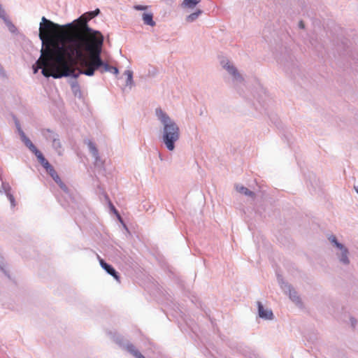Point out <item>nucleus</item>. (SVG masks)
<instances>
[{"label":"nucleus","instance_id":"22","mask_svg":"<svg viewBox=\"0 0 358 358\" xmlns=\"http://www.w3.org/2000/svg\"><path fill=\"white\" fill-rule=\"evenodd\" d=\"M202 13L201 10H198L196 12H194L187 16L186 20L189 22H194L195 20L198 18V17L200 15V14Z\"/></svg>","mask_w":358,"mask_h":358},{"label":"nucleus","instance_id":"18","mask_svg":"<svg viewBox=\"0 0 358 358\" xmlns=\"http://www.w3.org/2000/svg\"><path fill=\"white\" fill-rule=\"evenodd\" d=\"M127 76L126 87H128L131 90L134 86V82L133 80V71L130 70H126L124 73Z\"/></svg>","mask_w":358,"mask_h":358},{"label":"nucleus","instance_id":"10","mask_svg":"<svg viewBox=\"0 0 358 358\" xmlns=\"http://www.w3.org/2000/svg\"><path fill=\"white\" fill-rule=\"evenodd\" d=\"M87 146L90 153L94 159V166L96 167H102L103 162L99 157V151L95 144L93 142L89 141L87 143Z\"/></svg>","mask_w":358,"mask_h":358},{"label":"nucleus","instance_id":"35","mask_svg":"<svg viewBox=\"0 0 358 358\" xmlns=\"http://www.w3.org/2000/svg\"><path fill=\"white\" fill-rule=\"evenodd\" d=\"M148 8V6L135 5L134 8L136 10H145Z\"/></svg>","mask_w":358,"mask_h":358},{"label":"nucleus","instance_id":"38","mask_svg":"<svg viewBox=\"0 0 358 358\" xmlns=\"http://www.w3.org/2000/svg\"><path fill=\"white\" fill-rule=\"evenodd\" d=\"M18 134L20 135V139L21 141H22L23 139L26 138L27 136H26V134H24V132L23 131V130H20L17 131Z\"/></svg>","mask_w":358,"mask_h":358},{"label":"nucleus","instance_id":"20","mask_svg":"<svg viewBox=\"0 0 358 358\" xmlns=\"http://www.w3.org/2000/svg\"><path fill=\"white\" fill-rule=\"evenodd\" d=\"M46 171L52 178L55 182L60 179L59 176L52 165L50 166V168L46 169Z\"/></svg>","mask_w":358,"mask_h":358},{"label":"nucleus","instance_id":"31","mask_svg":"<svg viewBox=\"0 0 358 358\" xmlns=\"http://www.w3.org/2000/svg\"><path fill=\"white\" fill-rule=\"evenodd\" d=\"M6 196L8 199V200L10 201L11 207L12 208L15 207L16 203H15V200L13 195L10 192L6 194Z\"/></svg>","mask_w":358,"mask_h":358},{"label":"nucleus","instance_id":"36","mask_svg":"<svg viewBox=\"0 0 358 358\" xmlns=\"http://www.w3.org/2000/svg\"><path fill=\"white\" fill-rule=\"evenodd\" d=\"M110 208L111 210L117 215L120 221L122 222L121 220V217L118 213V211L117 210V209L115 208V206L110 202Z\"/></svg>","mask_w":358,"mask_h":358},{"label":"nucleus","instance_id":"34","mask_svg":"<svg viewBox=\"0 0 358 358\" xmlns=\"http://www.w3.org/2000/svg\"><path fill=\"white\" fill-rule=\"evenodd\" d=\"M71 88L73 89V90L74 91V93H75V95H76V92L75 91V90L76 89L78 91H79V92H80V90H79V85L77 81H75V82H73L71 83Z\"/></svg>","mask_w":358,"mask_h":358},{"label":"nucleus","instance_id":"17","mask_svg":"<svg viewBox=\"0 0 358 358\" xmlns=\"http://www.w3.org/2000/svg\"><path fill=\"white\" fill-rule=\"evenodd\" d=\"M236 189L239 193L243 194H244L245 196H250V197H251L252 199L255 197V192L251 191V190H250L249 189H248L247 187H244L243 185H236Z\"/></svg>","mask_w":358,"mask_h":358},{"label":"nucleus","instance_id":"16","mask_svg":"<svg viewBox=\"0 0 358 358\" xmlns=\"http://www.w3.org/2000/svg\"><path fill=\"white\" fill-rule=\"evenodd\" d=\"M142 20L143 23L146 25L154 27L156 24V22L153 20V14L151 12L143 13L142 15Z\"/></svg>","mask_w":358,"mask_h":358},{"label":"nucleus","instance_id":"23","mask_svg":"<svg viewBox=\"0 0 358 358\" xmlns=\"http://www.w3.org/2000/svg\"><path fill=\"white\" fill-rule=\"evenodd\" d=\"M10 189L11 187L8 183L6 182H2L1 187L0 189V193H2V192H3L6 195L8 193L10 192Z\"/></svg>","mask_w":358,"mask_h":358},{"label":"nucleus","instance_id":"27","mask_svg":"<svg viewBox=\"0 0 358 358\" xmlns=\"http://www.w3.org/2000/svg\"><path fill=\"white\" fill-rule=\"evenodd\" d=\"M113 66H110L107 62L103 59V65L101 70V73H103L104 72H110Z\"/></svg>","mask_w":358,"mask_h":358},{"label":"nucleus","instance_id":"33","mask_svg":"<svg viewBox=\"0 0 358 358\" xmlns=\"http://www.w3.org/2000/svg\"><path fill=\"white\" fill-rule=\"evenodd\" d=\"M31 152H32L36 155L37 159H38L41 156L43 155L42 152L40 150H38L36 146L31 150Z\"/></svg>","mask_w":358,"mask_h":358},{"label":"nucleus","instance_id":"5","mask_svg":"<svg viewBox=\"0 0 358 358\" xmlns=\"http://www.w3.org/2000/svg\"><path fill=\"white\" fill-rule=\"evenodd\" d=\"M252 96V104L255 110L262 114H268V110L273 104V100L258 80L255 83Z\"/></svg>","mask_w":358,"mask_h":358},{"label":"nucleus","instance_id":"6","mask_svg":"<svg viewBox=\"0 0 358 358\" xmlns=\"http://www.w3.org/2000/svg\"><path fill=\"white\" fill-rule=\"evenodd\" d=\"M42 55L47 56L45 58H40L37 60L35 64L33 65L34 73H36L39 69H45L48 71L49 73H52L58 69V65L56 64L55 58L52 55V48L48 45L45 50H42Z\"/></svg>","mask_w":358,"mask_h":358},{"label":"nucleus","instance_id":"39","mask_svg":"<svg viewBox=\"0 0 358 358\" xmlns=\"http://www.w3.org/2000/svg\"><path fill=\"white\" fill-rule=\"evenodd\" d=\"M110 73H113L114 75H116V76H117V75H118V73H119V70H118V69H117V67H115V66H113V67H112V69H111V70H110Z\"/></svg>","mask_w":358,"mask_h":358},{"label":"nucleus","instance_id":"32","mask_svg":"<svg viewBox=\"0 0 358 358\" xmlns=\"http://www.w3.org/2000/svg\"><path fill=\"white\" fill-rule=\"evenodd\" d=\"M88 15H90V18H94L97 16L100 13V10L99 8L95 9L94 10L87 12Z\"/></svg>","mask_w":358,"mask_h":358},{"label":"nucleus","instance_id":"41","mask_svg":"<svg viewBox=\"0 0 358 358\" xmlns=\"http://www.w3.org/2000/svg\"><path fill=\"white\" fill-rule=\"evenodd\" d=\"M298 26H299V28L301 29H303L305 28V24H304L303 22L301 20L299 22Z\"/></svg>","mask_w":358,"mask_h":358},{"label":"nucleus","instance_id":"30","mask_svg":"<svg viewBox=\"0 0 358 358\" xmlns=\"http://www.w3.org/2000/svg\"><path fill=\"white\" fill-rule=\"evenodd\" d=\"M309 43L310 44V45L313 48H314L315 50L318 49L317 38L310 37V38L309 39Z\"/></svg>","mask_w":358,"mask_h":358},{"label":"nucleus","instance_id":"8","mask_svg":"<svg viewBox=\"0 0 358 358\" xmlns=\"http://www.w3.org/2000/svg\"><path fill=\"white\" fill-rule=\"evenodd\" d=\"M277 280L280 288L285 292V294L289 295L290 300L296 306H301L302 301L301 297L298 294L297 292L292 287V285L285 282L282 276L278 273L277 274Z\"/></svg>","mask_w":358,"mask_h":358},{"label":"nucleus","instance_id":"4","mask_svg":"<svg viewBox=\"0 0 358 358\" xmlns=\"http://www.w3.org/2000/svg\"><path fill=\"white\" fill-rule=\"evenodd\" d=\"M155 115L162 126L160 141L167 150L173 151L180 136L179 126L161 108L155 109Z\"/></svg>","mask_w":358,"mask_h":358},{"label":"nucleus","instance_id":"28","mask_svg":"<svg viewBox=\"0 0 358 358\" xmlns=\"http://www.w3.org/2000/svg\"><path fill=\"white\" fill-rule=\"evenodd\" d=\"M38 159L39 162L41 163V164L45 169V170L48 168H50V166H51L50 164V163L48 162V161L45 158L43 155L42 156H41Z\"/></svg>","mask_w":358,"mask_h":358},{"label":"nucleus","instance_id":"21","mask_svg":"<svg viewBox=\"0 0 358 358\" xmlns=\"http://www.w3.org/2000/svg\"><path fill=\"white\" fill-rule=\"evenodd\" d=\"M329 241L331 242V244L334 245L338 250L343 248L344 245L339 243L336 238V237L334 235H331L329 237Z\"/></svg>","mask_w":358,"mask_h":358},{"label":"nucleus","instance_id":"43","mask_svg":"<svg viewBox=\"0 0 358 358\" xmlns=\"http://www.w3.org/2000/svg\"><path fill=\"white\" fill-rule=\"evenodd\" d=\"M0 76H5V71L1 64H0Z\"/></svg>","mask_w":358,"mask_h":358},{"label":"nucleus","instance_id":"15","mask_svg":"<svg viewBox=\"0 0 358 358\" xmlns=\"http://www.w3.org/2000/svg\"><path fill=\"white\" fill-rule=\"evenodd\" d=\"M339 250L341 251V252L338 253L337 256L339 259L340 262L342 263L343 264L348 265L350 264V259L348 258V249L345 246H343V248L339 249Z\"/></svg>","mask_w":358,"mask_h":358},{"label":"nucleus","instance_id":"7","mask_svg":"<svg viewBox=\"0 0 358 358\" xmlns=\"http://www.w3.org/2000/svg\"><path fill=\"white\" fill-rule=\"evenodd\" d=\"M41 133L47 141L52 143V147L55 152L59 155H62L63 148L59 134L50 129H42Z\"/></svg>","mask_w":358,"mask_h":358},{"label":"nucleus","instance_id":"11","mask_svg":"<svg viewBox=\"0 0 358 358\" xmlns=\"http://www.w3.org/2000/svg\"><path fill=\"white\" fill-rule=\"evenodd\" d=\"M98 259L99 260V264L101 268L106 271L107 273L112 275L116 280L120 281V275L117 271L113 268V266L107 262H106L103 259H101L98 255Z\"/></svg>","mask_w":358,"mask_h":358},{"label":"nucleus","instance_id":"13","mask_svg":"<svg viewBox=\"0 0 358 358\" xmlns=\"http://www.w3.org/2000/svg\"><path fill=\"white\" fill-rule=\"evenodd\" d=\"M258 314L259 317L264 320H272L273 317V312L271 309H264L262 302L257 301Z\"/></svg>","mask_w":358,"mask_h":358},{"label":"nucleus","instance_id":"25","mask_svg":"<svg viewBox=\"0 0 358 358\" xmlns=\"http://www.w3.org/2000/svg\"><path fill=\"white\" fill-rule=\"evenodd\" d=\"M0 269L5 274L6 276H7L8 278H10V275L8 273V271L5 268L4 259L1 255H0Z\"/></svg>","mask_w":358,"mask_h":358},{"label":"nucleus","instance_id":"2","mask_svg":"<svg viewBox=\"0 0 358 358\" xmlns=\"http://www.w3.org/2000/svg\"><path fill=\"white\" fill-rule=\"evenodd\" d=\"M92 18H90V15H88V13H85L81 16H80L76 20H73L71 22L67 23L64 25H60L59 24H57L55 22H52L50 20H48L45 17H42L41 22L40 23V31H42L43 30L47 29H55V28H60V27H71L73 24H77L78 27V32L73 34L72 35H69L64 37H62L59 38L55 42L57 43H64L69 46L67 48H71L73 47L72 45V38H76L78 39L79 36L80 37H82L83 38H85L87 41L90 42H94L96 41V40H101L103 39L104 37L101 31L98 30H95L92 28H91L88 22ZM39 38L42 41V44H44V36L43 34L40 32L39 34Z\"/></svg>","mask_w":358,"mask_h":358},{"label":"nucleus","instance_id":"3","mask_svg":"<svg viewBox=\"0 0 358 358\" xmlns=\"http://www.w3.org/2000/svg\"><path fill=\"white\" fill-rule=\"evenodd\" d=\"M68 46L69 45L64 43L53 42L52 43V52L55 58L56 64L58 65V69L52 73H49L47 69H43L41 73L44 77H52L55 79L71 77L77 79L80 75H85L83 67H80L78 72H76L69 67L67 62L78 65V59L76 56L70 55Z\"/></svg>","mask_w":358,"mask_h":358},{"label":"nucleus","instance_id":"24","mask_svg":"<svg viewBox=\"0 0 358 358\" xmlns=\"http://www.w3.org/2000/svg\"><path fill=\"white\" fill-rule=\"evenodd\" d=\"M199 2L198 0H184L182 4L188 8H194Z\"/></svg>","mask_w":358,"mask_h":358},{"label":"nucleus","instance_id":"1","mask_svg":"<svg viewBox=\"0 0 358 358\" xmlns=\"http://www.w3.org/2000/svg\"><path fill=\"white\" fill-rule=\"evenodd\" d=\"M72 39L73 45V47L69 48L70 55L76 56L78 59V66L84 68L85 76H93L96 71L101 73L104 40H96L92 43L80 36L78 39Z\"/></svg>","mask_w":358,"mask_h":358},{"label":"nucleus","instance_id":"26","mask_svg":"<svg viewBox=\"0 0 358 358\" xmlns=\"http://www.w3.org/2000/svg\"><path fill=\"white\" fill-rule=\"evenodd\" d=\"M0 269L5 274L6 276H7L8 278H10V275L8 273V271L5 268L4 259L1 255H0Z\"/></svg>","mask_w":358,"mask_h":358},{"label":"nucleus","instance_id":"37","mask_svg":"<svg viewBox=\"0 0 358 358\" xmlns=\"http://www.w3.org/2000/svg\"><path fill=\"white\" fill-rule=\"evenodd\" d=\"M14 122H15V127L17 129V131H20V130H22V128H21V125H20V121L18 120L17 118L16 117H14Z\"/></svg>","mask_w":358,"mask_h":358},{"label":"nucleus","instance_id":"29","mask_svg":"<svg viewBox=\"0 0 358 358\" xmlns=\"http://www.w3.org/2000/svg\"><path fill=\"white\" fill-rule=\"evenodd\" d=\"M22 141L29 149L30 151L35 147V145L33 144V143L28 137L23 139Z\"/></svg>","mask_w":358,"mask_h":358},{"label":"nucleus","instance_id":"14","mask_svg":"<svg viewBox=\"0 0 358 358\" xmlns=\"http://www.w3.org/2000/svg\"><path fill=\"white\" fill-rule=\"evenodd\" d=\"M0 17L4 21L5 24H6L8 30L11 33H15L17 31V28L12 23V22L7 17L6 13L3 8L1 4L0 3Z\"/></svg>","mask_w":358,"mask_h":358},{"label":"nucleus","instance_id":"19","mask_svg":"<svg viewBox=\"0 0 358 358\" xmlns=\"http://www.w3.org/2000/svg\"><path fill=\"white\" fill-rule=\"evenodd\" d=\"M56 183L59 186V187L61 188V189L64 192V194H66V196H68V198L71 200L72 198H71V196L69 193V190L67 187V186L62 181L61 179H59V180H57L56 182Z\"/></svg>","mask_w":358,"mask_h":358},{"label":"nucleus","instance_id":"40","mask_svg":"<svg viewBox=\"0 0 358 358\" xmlns=\"http://www.w3.org/2000/svg\"><path fill=\"white\" fill-rule=\"evenodd\" d=\"M350 322L352 327H355L357 324V320L354 317L350 318Z\"/></svg>","mask_w":358,"mask_h":358},{"label":"nucleus","instance_id":"42","mask_svg":"<svg viewBox=\"0 0 358 358\" xmlns=\"http://www.w3.org/2000/svg\"><path fill=\"white\" fill-rule=\"evenodd\" d=\"M136 358H145L141 352L138 351L136 355L134 356Z\"/></svg>","mask_w":358,"mask_h":358},{"label":"nucleus","instance_id":"12","mask_svg":"<svg viewBox=\"0 0 358 358\" xmlns=\"http://www.w3.org/2000/svg\"><path fill=\"white\" fill-rule=\"evenodd\" d=\"M223 68L234 77V80L236 82L241 83L243 80L242 76L239 73L237 69L231 64L229 62L223 64Z\"/></svg>","mask_w":358,"mask_h":358},{"label":"nucleus","instance_id":"9","mask_svg":"<svg viewBox=\"0 0 358 358\" xmlns=\"http://www.w3.org/2000/svg\"><path fill=\"white\" fill-rule=\"evenodd\" d=\"M110 338L123 350L127 351L134 357L139 351L136 348L122 335L117 332H110Z\"/></svg>","mask_w":358,"mask_h":358}]
</instances>
